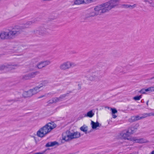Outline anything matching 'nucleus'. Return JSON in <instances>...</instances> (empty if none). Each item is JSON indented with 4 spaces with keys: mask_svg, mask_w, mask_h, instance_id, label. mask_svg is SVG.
<instances>
[{
    "mask_svg": "<svg viewBox=\"0 0 154 154\" xmlns=\"http://www.w3.org/2000/svg\"><path fill=\"white\" fill-rule=\"evenodd\" d=\"M1 0H0V1H1Z\"/></svg>",
    "mask_w": 154,
    "mask_h": 154,
    "instance_id": "e433bc0d",
    "label": "nucleus"
},
{
    "mask_svg": "<svg viewBox=\"0 0 154 154\" xmlns=\"http://www.w3.org/2000/svg\"><path fill=\"white\" fill-rule=\"evenodd\" d=\"M148 101H147V102H146V104L147 105H148Z\"/></svg>",
    "mask_w": 154,
    "mask_h": 154,
    "instance_id": "f704fd0d",
    "label": "nucleus"
},
{
    "mask_svg": "<svg viewBox=\"0 0 154 154\" xmlns=\"http://www.w3.org/2000/svg\"><path fill=\"white\" fill-rule=\"evenodd\" d=\"M145 2H147L152 7L154 6V0H144Z\"/></svg>",
    "mask_w": 154,
    "mask_h": 154,
    "instance_id": "a211bd4d",
    "label": "nucleus"
},
{
    "mask_svg": "<svg viewBox=\"0 0 154 154\" xmlns=\"http://www.w3.org/2000/svg\"><path fill=\"white\" fill-rule=\"evenodd\" d=\"M29 22L20 25L14 26L11 30L8 31H2L0 32V39L2 40L14 39L20 34L23 30L29 27Z\"/></svg>",
    "mask_w": 154,
    "mask_h": 154,
    "instance_id": "f03ea898",
    "label": "nucleus"
},
{
    "mask_svg": "<svg viewBox=\"0 0 154 154\" xmlns=\"http://www.w3.org/2000/svg\"><path fill=\"white\" fill-rule=\"evenodd\" d=\"M150 116H154V113H150Z\"/></svg>",
    "mask_w": 154,
    "mask_h": 154,
    "instance_id": "2f4dec72",
    "label": "nucleus"
},
{
    "mask_svg": "<svg viewBox=\"0 0 154 154\" xmlns=\"http://www.w3.org/2000/svg\"><path fill=\"white\" fill-rule=\"evenodd\" d=\"M129 130H128L126 132L124 131L120 134V136L124 139H127L131 141H133L134 137H130V134L129 133Z\"/></svg>",
    "mask_w": 154,
    "mask_h": 154,
    "instance_id": "0eeeda50",
    "label": "nucleus"
},
{
    "mask_svg": "<svg viewBox=\"0 0 154 154\" xmlns=\"http://www.w3.org/2000/svg\"><path fill=\"white\" fill-rule=\"evenodd\" d=\"M88 79L91 81H97L99 79V76L97 75V74L96 73L90 75L88 77Z\"/></svg>",
    "mask_w": 154,
    "mask_h": 154,
    "instance_id": "f8f14e48",
    "label": "nucleus"
},
{
    "mask_svg": "<svg viewBox=\"0 0 154 154\" xmlns=\"http://www.w3.org/2000/svg\"><path fill=\"white\" fill-rule=\"evenodd\" d=\"M75 66V64L74 63L67 61L61 64L59 68L61 70H65L69 69L72 66Z\"/></svg>",
    "mask_w": 154,
    "mask_h": 154,
    "instance_id": "423d86ee",
    "label": "nucleus"
},
{
    "mask_svg": "<svg viewBox=\"0 0 154 154\" xmlns=\"http://www.w3.org/2000/svg\"><path fill=\"white\" fill-rule=\"evenodd\" d=\"M45 82H42L40 85L23 93V96L25 97H31L36 94L40 91V88L44 85Z\"/></svg>",
    "mask_w": 154,
    "mask_h": 154,
    "instance_id": "39448f33",
    "label": "nucleus"
},
{
    "mask_svg": "<svg viewBox=\"0 0 154 154\" xmlns=\"http://www.w3.org/2000/svg\"><path fill=\"white\" fill-rule=\"evenodd\" d=\"M57 144V142L55 141L49 142L46 144V146L47 147L52 146Z\"/></svg>",
    "mask_w": 154,
    "mask_h": 154,
    "instance_id": "f3484780",
    "label": "nucleus"
},
{
    "mask_svg": "<svg viewBox=\"0 0 154 154\" xmlns=\"http://www.w3.org/2000/svg\"><path fill=\"white\" fill-rule=\"evenodd\" d=\"M94 113L93 112L92 110H91L87 112V117L90 118L92 117L94 115Z\"/></svg>",
    "mask_w": 154,
    "mask_h": 154,
    "instance_id": "aec40b11",
    "label": "nucleus"
},
{
    "mask_svg": "<svg viewBox=\"0 0 154 154\" xmlns=\"http://www.w3.org/2000/svg\"><path fill=\"white\" fill-rule=\"evenodd\" d=\"M112 112V114H115L117 112V110L115 108L111 109Z\"/></svg>",
    "mask_w": 154,
    "mask_h": 154,
    "instance_id": "bb28decb",
    "label": "nucleus"
},
{
    "mask_svg": "<svg viewBox=\"0 0 154 154\" xmlns=\"http://www.w3.org/2000/svg\"><path fill=\"white\" fill-rule=\"evenodd\" d=\"M96 0H87V4L95 2Z\"/></svg>",
    "mask_w": 154,
    "mask_h": 154,
    "instance_id": "c85d7f7f",
    "label": "nucleus"
},
{
    "mask_svg": "<svg viewBox=\"0 0 154 154\" xmlns=\"http://www.w3.org/2000/svg\"><path fill=\"white\" fill-rule=\"evenodd\" d=\"M142 97L141 95L137 96L134 97L133 98V99L135 100H139Z\"/></svg>",
    "mask_w": 154,
    "mask_h": 154,
    "instance_id": "393cba45",
    "label": "nucleus"
},
{
    "mask_svg": "<svg viewBox=\"0 0 154 154\" xmlns=\"http://www.w3.org/2000/svg\"><path fill=\"white\" fill-rule=\"evenodd\" d=\"M17 66L18 65L17 64L13 63H9L4 66L3 69L7 68L10 69H15L16 67H17Z\"/></svg>",
    "mask_w": 154,
    "mask_h": 154,
    "instance_id": "ddd939ff",
    "label": "nucleus"
},
{
    "mask_svg": "<svg viewBox=\"0 0 154 154\" xmlns=\"http://www.w3.org/2000/svg\"><path fill=\"white\" fill-rule=\"evenodd\" d=\"M56 126L57 125L54 122H49L40 128L37 131L36 135L39 137H43L50 133Z\"/></svg>",
    "mask_w": 154,
    "mask_h": 154,
    "instance_id": "7ed1b4c3",
    "label": "nucleus"
},
{
    "mask_svg": "<svg viewBox=\"0 0 154 154\" xmlns=\"http://www.w3.org/2000/svg\"><path fill=\"white\" fill-rule=\"evenodd\" d=\"M91 125L92 129H96L97 127H99V123L98 122H94L92 121H91Z\"/></svg>",
    "mask_w": 154,
    "mask_h": 154,
    "instance_id": "2eb2a0df",
    "label": "nucleus"
},
{
    "mask_svg": "<svg viewBox=\"0 0 154 154\" xmlns=\"http://www.w3.org/2000/svg\"><path fill=\"white\" fill-rule=\"evenodd\" d=\"M81 134L78 131H67L63 134L62 138L63 140L68 141L73 139L79 138Z\"/></svg>",
    "mask_w": 154,
    "mask_h": 154,
    "instance_id": "20e7f679",
    "label": "nucleus"
},
{
    "mask_svg": "<svg viewBox=\"0 0 154 154\" xmlns=\"http://www.w3.org/2000/svg\"><path fill=\"white\" fill-rule=\"evenodd\" d=\"M133 141H134L135 143H147L148 141L146 139L142 138L139 139H137L136 137H133Z\"/></svg>",
    "mask_w": 154,
    "mask_h": 154,
    "instance_id": "9b49d317",
    "label": "nucleus"
},
{
    "mask_svg": "<svg viewBox=\"0 0 154 154\" xmlns=\"http://www.w3.org/2000/svg\"><path fill=\"white\" fill-rule=\"evenodd\" d=\"M85 1L86 0H75L74 3L75 5H79L85 3Z\"/></svg>",
    "mask_w": 154,
    "mask_h": 154,
    "instance_id": "dca6fc26",
    "label": "nucleus"
},
{
    "mask_svg": "<svg viewBox=\"0 0 154 154\" xmlns=\"http://www.w3.org/2000/svg\"><path fill=\"white\" fill-rule=\"evenodd\" d=\"M142 119L141 116H140L137 115L131 117V118L129 119V121L130 122H133Z\"/></svg>",
    "mask_w": 154,
    "mask_h": 154,
    "instance_id": "4468645a",
    "label": "nucleus"
},
{
    "mask_svg": "<svg viewBox=\"0 0 154 154\" xmlns=\"http://www.w3.org/2000/svg\"><path fill=\"white\" fill-rule=\"evenodd\" d=\"M128 130H129V133L130 134H132L134 132L135 129L133 127H131L129 128Z\"/></svg>",
    "mask_w": 154,
    "mask_h": 154,
    "instance_id": "5701e85b",
    "label": "nucleus"
},
{
    "mask_svg": "<svg viewBox=\"0 0 154 154\" xmlns=\"http://www.w3.org/2000/svg\"><path fill=\"white\" fill-rule=\"evenodd\" d=\"M32 137L34 138L35 140L36 138V137H35V136H33Z\"/></svg>",
    "mask_w": 154,
    "mask_h": 154,
    "instance_id": "72a5a7b5",
    "label": "nucleus"
},
{
    "mask_svg": "<svg viewBox=\"0 0 154 154\" xmlns=\"http://www.w3.org/2000/svg\"><path fill=\"white\" fill-rule=\"evenodd\" d=\"M67 94H64L61 95L59 97H55L52 98L49 101V103H52L61 101L64 100L67 96Z\"/></svg>",
    "mask_w": 154,
    "mask_h": 154,
    "instance_id": "6e6552de",
    "label": "nucleus"
},
{
    "mask_svg": "<svg viewBox=\"0 0 154 154\" xmlns=\"http://www.w3.org/2000/svg\"><path fill=\"white\" fill-rule=\"evenodd\" d=\"M51 62L48 60L42 61L38 64L37 67L39 69H41L49 65Z\"/></svg>",
    "mask_w": 154,
    "mask_h": 154,
    "instance_id": "1a4fd4ad",
    "label": "nucleus"
},
{
    "mask_svg": "<svg viewBox=\"0 0 154 154\" xmlns=\"http://www.w3.org/2000/svg\"><path fill=\"white\" fill-rule=\"evenodd\" d=\"M37 72H31L28 74L24 75L23 78L24 79L27 80L34 78L37 74Z\"/></svg>",
    "mask_w": 154,
    "mask_h": 154,
    "instance_id": "9d476101",
    "label": "nucleus"
},
{
    "mask_svg": "<svg viewBox=\"0 0 154 154\" xmlns=\"http://www.w3.org/2000/svg\"><path fill=\"white\" fill-rule=\"evenodd\" d=\"M135 5H132V6H131V5H127L126 7L127 8H133L134 7H135Z\"/></svg>",
    "mask_w": 154,
    "mask_h": 154,
    "instance_id": "cd10ccee",
    "label": "nucleus"
},
{
    "mask_svg": "<svg viewBox=\"0 0 154 154\" xmlns=\"http://www.w3.org/2000/svg\"><path fill=\"white\" fill-rule=\"evenodd\" d=\"M40 33L41 35H44L46 33V30L45 28H42L41 29Z\"/></svg>",
    "mask_w": 154,
    "mask_h": 154,
    "instance_id": "412c9836",
    "label": "nucleus"
},
{
    "mask_svg": "<svg viewBox=\"0 0 154 154\" xmlns=\"http://www.w3.org/2000/svg\"><path fill=\"white\" fill-rule=\"evenodd\" d=\"M148 92H151L154 91V87H150L147 88Z\"/></svg>",
    "mask_w": 154,
    "mask_h": 154,
    "instance_id": "a878e982",
    "label": "nucleus"
},
{
    "mask_svg": "<svg viewBox=\"0 0 154 154\" xmlns=\"http://www.w3.org/2000/svg\"><path fill=\"white\" fill-rule=\"evenodd\" d=\"M112 117L113 118H116L117 117V116L115 114H112Z\"/></svg>",
    "mask_w": 154,
    "mask_h": 154,
    "instance_id": "c756f323",
    "label": "nucleus"
},
{
    "mask_svg": "<svg viewBox=\"0 0 154 154\" xmlns=\"http://www.w3.org/2000/svg\"><path fill=\"white\" fill-rule=\"evenodd\" d=\"M120 0H110L89 9L88 13L89 17H94L109 12L112 9L118 7Z\"/></svg>",
    "mask_w": 154,
    "mask_h": 154,
    "instance_id": "f257e3e1",
    "label": "nucleus"
},
{
    "mask_svg": "<svg viewBox=\"0 0 154 154\" xmlns=\"http://www.w3.org/2000/svg\"><path fill=\"white\" fill-rule=\"evenodd\" d=\"M150 154H154V150L152 151Z\"/></svg>",
    "mask_w": 154,
    "mask_h": 154,
    "instance_id": "473e14b6",
    "label": "nucleus"
},
{
    "mask_svg": "<svg viewBox=\"0 0 154 154\" xmlns=\"http://www.w3.org/2000/svg\"><path fill=\"white\" fill-rule=\"evenodd\" d=\"M43 96H41V97H39V98H42V97H43Z\"/></svg>",
    "mask_w": 154,
    "mask_h": 154,
    "instance_id": "c9c22d12",
    "label": "nucleus"
},
{
    "mask_svg": "<svg viewBox=\"0 0 154 154\" xmlns=\"http://www.w3.org/2000/svg\"><path fill=\"white\" fill-rule=\"evenodd\" d=\"M147 92H148L147 88L146 89L143 88L139 92L141 94H144Z\"/></svg>",
    "mask_w": 154,
    "mask_h": 154,
    "instance_id": "b1692460",
    "label": "nucleus"
},
{
    "mask_svg": "<svg viewBox=\"0 0 154 154\" xmlns=\"http://www.w3.org/2000/svg\"><path fill=\"white\" fill-rule=\"evenodd\" d=\"M80 130L85 132V133H87V126L86 125H84L80 128Z\"/></svg>",
    "mask_w": 154,
    "mask_h": 154,
    "instance_id": "6ab92c4d",
    "label": "nucleus"
},
{
    "mask_svg": "<svg viewBox=\"0 0 154 154\" xmlns=\"http://www.w3.org/2000/svg\"><path fill=\"white\" fill-rule=\"evenodd\" d=\"M150 116H154V113H150Z\"/></svg>",
    "mask_w": 154,
    "mask_h": 154,
    "instance_id": "7c9ffc66",
    "label": "nucleus"
},
{
    "mask_svg": "<svg viewBox=\"0 0 154 154\" xmlns=\"http://www.w3.org/2000/svg\"><path fill=\"white\" fill-rule=\"evenodd\" d=\"M142 116H141L142 119L145 118L148 116H150V113H144L142 114Z\"/></svg>",
    "mask_w": 154,
    "mask_h": 154,
    "instance_id": "4be33fe9",
    "label": "nucleus"
}]
</instances>
